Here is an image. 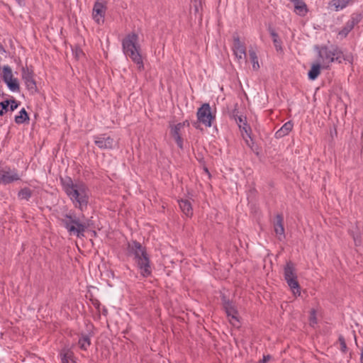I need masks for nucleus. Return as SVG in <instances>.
<instances>
[{"label": "nucleus", "instance_id": "nucleus-29", "mask_svg": "<svg viewBox=\"0 0 363 363\" xmlns=\"http://www.w3.org/2000/svg\"><path fill=\"white\" fill-rule=\"evenodd\" d=\"M228 320H229V322L230 323V324L232 325H233L234 327L238 328L240 326V320H239L238 314H237V315H233V316L228 318Z\"/></svg>", "mask_w": 363, "mask_h": 363}, {"label": "nucleus", "instance_id": "nucleus-21", "mask_svg": "<svg viewBox=\"0 0 363 363\" xmlns=\"http://www.w3.org/2000/svg\"><path fill=\"white\" fill-rule=\"evenodd\" d=\"M223 306L225 310L228 318H230L233 315H237V314H238L235 305L232 302L226 301L225 298H223Z\"/></svg>", "mask_w": 363, "mask_h": 363}, {"label": "nucleus", "instance_id": "nucleus-23", "mask_svg": "<svg viewBox=\"0 0 363 363\" xmlns=\"http://www.w3.org/2000/svg\"><path fill=\"white\" fill-rule=\"evenodd\" d=\"M353 0H332V6H334L335 11H340L351 4Z\"/></svg>", "mask_w": 363, "mask_h": 363}, {"label": "nucleus", "instance_id": "nucleus-10", "mask_svg": "<svg viewBox=\"0 0 363 363\" xmlns=\"http://www.w3.org/2000/svg\"><path fill=\"white\" fill-rule=\"evenodd\" d=\"M22 79L27 89L32 93L37 91V86L33 79V72L28 67L22 68Z\"/></svg>", "mask_w": 363, "mask_h": 363}, {"label": "nucleus", "instance_id": "nucleus-13", "mask_svg": "<svg viewBox=\"0 0 363 363\" xmlns=\"http://www.w3.org/2000/svg\"><path fill=\"white\" fill-rule=\"evenodd\" d=\"M94 143L101 149H111L115 145L114 140L110 136L106 135L96 137Z\"/></svg>", "mask_w": 363, "mask_h": 363}, {"label": "nucleus", "instance_id": "nucleus-8", "mask_svg": "<svg viewBox=\"0 0 363 363\" xmlns=\"http://www.w3.org/2000/svg\"><path fill=\"white\" fill-rule=\"evenodd\" d=\"M3 80L11 91H19L20 86L18 79L13 77L12 70L9 66L3 67Z\"/></svg>", "mask_w": 363, "mask_h": 363}, {"label": "nucleus", "instance_id": "nucleus-15", "mask_svg": "<svg viewBox=\"0 0 363 363\" xmlns=\"http://www.w3.org/2000/svg\"><path fill=\"white\" fill-rule=\"evenodd\" d=\"M294 6V12L301 16H305L308 13V8L303 0H290Z\"/></svg>", "mask_w": 363, "mask_h": 363}, {"label": "nucleus", "instance_id": "nucleus-39", "mask_svg": "<svg viewBox=\"0 0 363 363\" xmlns=\"http://www.w3.org/2000/svg\"><path fill=\"white\" fill-rule=\"evenodd\" d=\"M360 363H363V347L360 348Z\"/></svg>", "mask_w": 363, "mask_h": 363}, {"label": "nucleus", "instance_id": "nucleus-30", "mask_svg": "<svg viewBox=\"0 0 363 363\" xmlns=\"http://www.w3.org/2000/svg\"><path fill=\"white\" fill-rule=\"evenodd\" d=\"M9 101H4L0 103V116H3L4 112L6 111L9 108Z\"/></svg>", "mask_w": 363, "mask_h": 363}, {"label": "nucleus", "instance_id": "nucleus-3", "mask_svg": "<svg viewBox=\"0 0 363 363\" xmlns=\"http://www.w3.org/2000/svg\"><path fill=\"white\" fill-rule=\"evenodd\" d=\"M138 35L135 33H130L123 40V48L125 54L129 56L132 60L138 65V69L143 68V62L139 52V46L138 45Z\"/></svg>", "mask_w": 363, "mask_h": 363}, {"label": "nucleus", "instance_id": "nucleus-7", "mask_svg": "<svg viewBox=\"0 0 363 363\" xmlns=\"http://www.w3.org/2000/svg\"><path fill=\"white\" fill-rule=\"evenodd\" d=\"M196 116L198 121L206 127H211L215 119L211 106L208 104H203L197 111Z\"/></svg>", "mask_w": 363, "mask_h": 363}, {"label": "nucleus", "instance_id": "nucleus-31", "mask_svg": "<svg viewBox=\"0 0 363 363\" xmlns=\"http://www.w3.org/2000/svg\"><path fill=\"white\" fill-rule=\"evenodd\" d=\"M309 321H310V325L313 327L317 324V318L315 316V310H311Z\"/></svg>", "mask_w": 363, "mask_h": 363}, {"label": "nucleus", "instance_id": "nucleus-24", "mask_svg": "<svg viewBox=\"0 0 363 363\" xmlns=\"http://www.w3.org/2000/svg\"><path fill=\"white\" fill-rule=\"evenodd\" d=\"M249 56H250V59L252 63V69L254 70H258L259 69V65L258 57L257 56V53H256L255 50H254L252 48L250 49L249 50Z\"/></svg>", "mask_w": 363, "mask_h": 363}, {"label": "nucleus", "instance_id": "nucleus-22", "mask_svg": "<svg viewBox=\"0 0 363 363\" xmlns=\"http://www.w3.org/2000/svg\"><path fill=\"white\" fill-rule=\"evenodd\" d=\"M320 68H322L321 65L318 62L312 65L308 74V78L311 80H315L320 74Z\"/></svg>", "mask_w": 363, "mask_h": 363}, {"label": "nucleus", "instance_id": "nucleus-35", "mask_svg": "<svg viewBox=\"0 0 363 363\" xmlns=\"http://www.w3.org/2000/svg\"><path fill=\"white\" fill-rule=\"evenodd\" d=\"M9 105L11 111H14L18 107V104L14 100H12L11 103L9 102Z\"/></svg>", "mask_w": 363, "mask_h": 363}, {"label": "nucleus", "instance_id": "nucleus-2", "mask_svg": "<svg viewBox=\"0 0 363 363\" xmlns=\"http://www.w3.org/2000/svg\"><path fill=\"white\" fill-rule=\"evenodd\" d=\"M128 252L134 256L135 262L143 277H148L152 273L149 257L145 249L140 243L133 241L128 243Z\"/></svg>", "mask_w": 363, "mask_h": 363}, {"label": "nucleus", "instance_id": "nucleus-1", "mask_svg": "<svg viewBox=\"0 0 363 363\" xmlns=\"http://www.w3.org/2000/svg\"><path fill=\"white\" fill-rule=\"evenodd\" d=\"M63 190L75 208L83 211L86 208L90 196L87 186L82 181L72 180L70 177L61 179Z\"/></svg>", "mask_w": 363, "mask_h": 363}, {"label": "nucleus", "instance_id": "nucleus-27", "mask_svg": "<svg viewBox=\"0 0 363 363\" xmlns=\"http://www.w3.org/2000/svg\"><path fill=\"white\" fill-rule=\"evenodd\" d=\"M237 123L240 128H242V124L245 125V127H243V130L245 133L250 138V132H251V129L246 123L245 120L243 119L242 117H239L237 120Z\"/></svg>", "mask_w": 363, "mask_h": 363}, {"label": "nucleus", "instance_id": "nucleus-26", "mask_svg": "<svg viewBox=\"0 0 363 363\" xmlns=\"http://www.w3.org/2000/svg\"><path fill=\"white\" fill-rule=\"evenodd\" d=\"M26 120H28V116L27 112L24 108H22L19 114L15 117V121L16 123L21 124L25 122Z\"/></svg>", "mask_w": 363, "mask_h": 363}, {"label": "nucleus", "instance_id": "nucleus-36", "mask_svg": "<svg viewBox=\"0 0 363 363\" xmlns=\"http://www.w3.org/2000/svg\"><path fill=\"white\" fill-rule=\"evenodd\" d=\"M272 359V356L270 355H264L262 359L259 362V363H267Z\"/></svg>", "mask_w": 363, "mask_h": 363}, {"label": "nucleus", "instance_id": "nucleus-19", "mask_svg": "<svg viewBox=\"0 0 363 363\" xmlns=\"http://www.w3.org/2000/svg\"><path fill=\"white\" fill-rule=\"evenodd\" d=\"M185 123H186L185 122L183 123H179L175 125L174 126H173L171 130L172 135L174 138L177 145L180 148H182V140L179 135V131L184 126Z\"/></svg>", "mask_w": 363, "mask_h": 363}, {"label": "nucleus", "instance_id": "nucleus-25", "mask_svg": "<svg viewBox=\"0 0 363 363\" xmlns=\"http://www.w3.org/2000/svg\"><path fill=\"white\" fill-rule=\"evenodd\" d=\"M78 344L82 350H86L91 344L89 337L87 335H82L79 338Z\"/></svg>", "mask_w": 363, "mask_h": 363}, {"label": "nucleus", "instance_id": "nucleus-42", "mask_svg": "<svg viewBox=\"0 0 363 363\" xmlns=\"http://www.w3.org/2000/svg\"><path fill=\"white\" fill-rule=\"evenodd\" d=\"M19 4H21L22 0H16Z\"/></svg>", "mask_w": 363, "mask_h": 363}, {"label": "nucleus", "instance_id": "nucleus-4", "mask_svg": "<svg viewBox=\"0 0 363 363\" xmlns=\"http://www.w3.org/2000/svg\"><path fill=\"white\" fill-rule=\"evenodd\" d=\"M62 223L70 235H75L80 238L89 227V221H81L78 218L72 215H65L62 218Z\"/></svg>", "mask_w": 363, "mask_h": 363}, {"label": "nucleus", "instance_id": "nucleus-6", "mask_svg": "<svg viewBox=\"0 0 363 363\" xmlns=\"http://www.w3.org/2000/svg\"><path fill=\"white\" fill-rule=\"evenodd\" d=\"M284 279L288 286L291 289L294 295L300 296L301 291L298 282L297 281V276L296 274V269L294 264L291 262H288L284 269Z\"/></svg>", "mask_w": 363, "mask_h": 363}, {"label": "nucleus", "instance_id": "nucleus-17", "mask_svg": "<svg viewBox=\"0 0 363 363\" xmlns=\"http://www.w3.org/2000/svg\"><path fill=\"white\" fill-rule=\"evenodd\" d=\"M179 204L182 213L188 218L193 216V208L191 203L188 199H181L179 201Z\"/></svg>", "mask_w": 363, "mask_h": 363}, {"label": "nucleus", "instance_id": "nucleus-32", "mask_svg": "<svg viewBox=\"0 0 363 363\" xmlns=\"http://www.w3.org/2000/svg\"><path fill=\"white\" fill-rule=\"evenodd\" d=\"M338 341L340 342L341 351L345 352L347 351V345L344 337L340 335L338 338Z\"/></svg>", "mask_w": 363, "mask_h": 363}, {"label": "nucleus", "instance_id": "nucleus-41", "mask_svg": "<svg viewBox=\"0 0 363 363\" xmlns=\"http://www.w3.org/2000/svg\"><path fill=\"white\" fill-rule=\"evenodd\" d=\"M243 127H245V125H244L243 124H242V128H240V129H241V133H245V132H244V130H243Z\"/></svg>", "mask_w": 363, "mask_h": 363}, {"label": "nucleus", "instance_id": "nucleus-12", "mask_svg": "<svg viewBox=\"0 0 363 363\" xmlns=\"http://www.w3.org/2000/svg\"><path fill=\"white\" fill-rule=\"evenodd\" d=\"M233 51L235 57L242 60L246 56L245 46L238 35L233 37Z\"/></svg>", "mask_w": 363, "mask_h": 363}, {"label": "nucleus", "instance_id": "nucleus-20", "mask_svg": "<svg viewBox=\"0 0 363 363\" xmlns=\"http://www.w3.org/2000/svg\"><path fill=\"white\" fill-rule=\"evenodd\" d=\"M293 126L294 125L291 121L285 123L282 127L276 132L275 137L277 138H281L287 135L291 131Z\"/></svg>", "mask_w": 363, "mask_h": 363}, {"label": "nucleus", "instance_id": "nucleus-38", "mask_svg": "<svg viewBox=\"0 0 363 363\" xmlns=\"http://www.w3.org/2000/svg\"><path fill=\"white\" fill-rule=\"evenodd\" d=\"M74 53H75V56L76 57L79 58L83 53H82V51L79 49H77L75 51H74Z\"/></svg>", "mask_w": 363, "mask_h": 363}, {"label": "nucleus", "instance_id": "nucleus-33", "mask_svg": "<svg viewBox=\"0 0 363 363\" xmlns=\"http://www.w3.org/2000/svg\"><path fill=\"white\" fill-rule=\"evenodd\" d=\"M194 2V11L196 13H199L200 9L202 6L201 0H192Z\"/></svg>", "mask_w": 363, "mask_h": 363}, {"label": "nucleus", "instance_id": "nucleus-34", "mask_svg": "<svg viewBox=\"0 0 363 363\" xmlns=\"http://www.w3.org/2000/svg\"><path fill=\"white\" fill-rule=\"evenodd\" d=\"M242 136L243 138V139L245 140V143L247 146L252 147V145H253V141L251 138V136L250 135V138L244 133H242Z\"/></svg>", "mask_w": 363, "mask_h": 363}, {"label": "nucleus", "instance_id": "nucleus-14", "mask_svg": "<svg viewBox=\"0 0 363 363\" xmlns=\"http://www.w3.org/2000/svg\"><path fill=\"white\" fill-rule=\"evenodd\" d=\"M359 21V18L358 17H352L350 20H349L343 28L338 33V35L340 37V38H345L353 29L354 26L358 23Z\"/></svg>", "mask_w": 363, "mask_h": 363}, {"label": "nucleus", "instance_id": "nucleus-28", "mask_svg": "<svg viewBox=\"0 0 363 363\" xmlns=\"http://www.w3.org/2000/svg\"><path fill=\"white\" fill-rule=\"evenodd\" d=\"M32 192L28 188H24L18 192V198L20 199L28 200L31 196Z\"/></svg>", "mask_w": 363, "mask_h": 363}, {"label": "nucleus", "instance_id": "nucleus-9", "mask_svg": "<svg viewBox=\"0 0 363 363\" xmlns=\"http://www.w3.org/2000/svg\"><path fill=\"white\" fill-rule=\"evenodd\" d=\"M106 5L101 1H96L92 11V17L97 24H102L104 22L106 13Z\"/></svg>", "mask_w": 363, "mask_h": 363}, {"label": "nucleus", "instance_id": "nucleus-5", "mask_svg": "<svg viewBox=\"0 0 363 363\" xmlns=\"http://www.w3.org/2000/svg\"><path fill=\"white\" fill-rule=\"evenodd\" d=\"M318 63L322 68H328L335 60L340 61L342 57V52L336 48L323 47L318 50Z\"/></svg>", "mask_w": 363, "mask_h": 363}, {"label": "nucleus", "instance_id": "nucleus-16", "mask_svg": "<svg viewBox=\"0 0 363 363\" xmlns=\"http://www.w3.org/2000/svg\"><path fill=\"white\" fill-rule=\"evenodd\" d=\"M62 363H75L74 353L71 348L65 347L60 354Z\"/></svg>", "mask_w": 363, "mask_h": 363}, {"label": "nucleus", "instance_id": "nucleus-11", "mask_svg": "<svg viewBox=\"0 0 363 363\" xmlns=\"http://www.w3.org/2000/svg\"><path fill=\"white\" fill-rule=\"evenodd\" d=\"M21 176L18 173L14 170L11 169L9 168L4 169L0 171V183L7 184L11 183L14 181L19 180Z\"/></svg>", "mask_w": 363, "mask_h": 363}, {"label": "nucleus", "instance_id": "nucleus-37", "mask_svg": "<svg viewBox=\"0 0 363 363\" xmlns=\"http://www.w3.org/2000/svg\"><path fill=\"white\" fill-rule=\"evenodd\" d=\"M274 43L277 50L281 49L280 42L277 40V38H274Z\"/></svg>", "mask_w": 363, "mask_h": 363}, {"label": "nucleus", "instance_id": "nucleus-40", "mask_svg": "<svg viewBox=\"0 0 363 363\" xmlns=\"http://www.w3.org/2000/svg\"><path fill=\"white\" fill-rule=\"evenodd\" d=\"M274 38H277V35L274 33H272Z\"/></svg>", "mask_w": 363, "mask_h": 363}, {"label": "nucleus", "instance_id": "nucleus-18", "mask_svg": "<svg viewBox=\"0 0 363 363\" xmlns=\"http://www.w3.org/2000/svg\"><path fill=\"white\" fill-rule=\"evenodd\" d=\"M277 221L274 224V231L279 240L284 238V228L283 225V218L280 215L276 217Z\"/></svg>", "mask_w": 363, "mask_h": 363}]
</instances>
